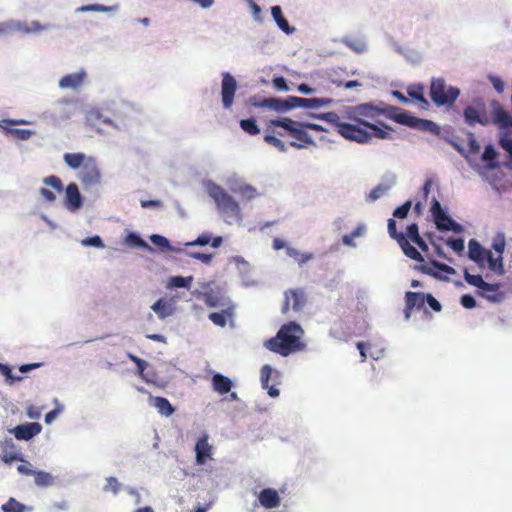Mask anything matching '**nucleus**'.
<instances>
[{"mask_svg": "<svg viewBox=\"0 0 512 512\" xmlns=\"http://www.w3.org/2000/svg\"><path fill=\"white\" fill-rule=\"evenodd\" d=\"M381 115L412 129L439 134V127L433 121L415 117L403 109L392 105L378 107L370 103L360 104L352 108L349 119L363 126V122L371 123L370 121H374L380 123L378 118Z\"/></svg>", "mask_w": 512, "mask_h": 512, "instance_id": "f257e3e1", "label": "nucleus"}, {"mask_svg": "<svg viewBox=\"0 0 512 512\" xmlns=\"http://www.w3.org/2000/svg\"><path fill=\"white\" fill-rule=\"evenodd\" d=\"M303 336V328L291 321L282 325L274 337L264 342V346L271 352L287 357L306 348Z\"/></svg>", "mask_w": 512, "mask_h": 512, "instance_id": "f03ea898", "label": "nucleus"}, {"mask_svg": "<svg viewBox=\"0 0 512 512\" xmlns=\"http://www.w3.org/2000/svg\"><path fill=\"white\" fill-rule=\"evenodd\" d=\"M253 106L260 108H269L277 112H284L293 108L313 109L326 106L332 103L329 98H301L289 96L286 100L278 98H265L260 102L251 99Z\"/></svg>", "mask_w": 512, "mask_h": 512, "instance_id": "7ed1b4c3", "label": "nucleus"}, {"mask_svg": "<svg viewBox=\"0 0 512 512\" xmlns=\"http://www.w3.org/2000/svg\"><path fill=\"white\" fill-rule=\"evenodd\" d=\"M312 117L324 120L336 127L337 132L346 140L357 143H367L371 140V134L359 124L342 122L335 112L311 114Z\"/></svg>", "mask_w": 512, "mask_h": 512, "instance_id": "20e7f679", "label": "nucleus"}, {"mask_svg": "<svg viewBox=\"0 0 512 512\" xmlns=\"http://www.w3.org/2000/svg\"><path fill=\"white\" fill-rule=\"evenodd\" d=\"M207 192L211 198L215 201L217 208L225 214L227 217L238 220L241 218V210L239 204L234 198L227 193V191L215 184L209 183L207 186Z\"/></svg>", "mask_w": 512, "mask_h": 512, "instance_id": "39448f33", "label": "nucleus"}, {"mask_svg": "<svg viewBox=\"0 0 512 512\" xmlns=\"http://www.w3.org/2000/svg\"><path fill=\"white\" fill-rule=\"evenodd\" d=\"M306 122L295 121L288 117L270 120L267 123L266 131L274 133V127H280L288 132V135L303 144H313L311 136L307 133Z\"/></svg>", "mask_w": 512, "mask_h": 512, "instance_id": "423d86ee", "label": "nucleus"}, {"mask_svg": "<svg viewBox=\"0 0 512 512\" xmlns=\"http://www.w3.org/2000/svg\"><path fill=\"white\" fill-rule=\"evenodd\" d=\"M460 91L456 87H448L444 79H433L430 86L431 100L437 105H452L458 98Z\"/></svg>", "mask_w": 512, "mask_h": 512, "instance_id": "0eeeda50", "label": "nucleus"}, {"mask_svg": "<svg viewBox=\"0 0 512 512\" xmlns=\"http://www.w3.org/2000/svg\"><path fill=\"white\" fill-rule=\"evenodd\" d=\"M468 248V256L471 260L479 264H482L486 260L491 270L499 274L504 272L502 257L494 258L492 252L485 250L475 239L469 241Z\"/></svg>", "mask_w": 512, "mask_h": 512, "instance_id": "6e6552de", "label": "nucleus"}, {"mask_svg": "<svg viewBox=\"0 0 512 512\" xmlns=\"http://www.w3.org/2000/svg\"><path fill=\"white\" fill-rule=\"evenodd\" d=\"M31 121L25 119L6 118L0 121V129L2 133L17 140H28L32 137L31 129L15 128L18 125H30Z\"/></svg>", "mask_w": 512, "mask_h": 512, "instance_id": "1a4fd4ad", "label": "nucleus"}, {"mask_svg": "<svg viewBox=\"0 0 512 512\" xmlns=\"http://www.w3.org/2000/svg\"><path fill=\"white\" fill-rule=\"evenodd\" d=\"M388 233L392 239L397 241L406 257L418 262L424 261L421 253L409 243L405 234L397 231L396 221L394 219L388 220Z\"/></svg>", "mask_w": 512, "mask_h": 512, "instance_id": "9d476101", "label": "nucleus"}, {"mask_svg": "<svg viewBox=\"0 0 512 512\" xmlns=\"http://www.w3.org/2000/svg\"><path fill=\"white\" fill-rule=\"evenodd\" d=\"M431 213L434 218V222L436 224V227L439 230L444 231H455L460 232L462 230V227L460 224L456 223L450 216L446 214V212L443 210L440 202L434 198L431 203Z\"/></svg>", "mask_w": 512, "mask_h": 512, "instance_id": "9b49d317", "label": "nucleus"}, {"mask_svg": "<svg viewBox=\"0 0 512 512\" xmlns=\"http://www.w3.org/2000/svg\"><path fill=\"white\" fill-rule=\"evenodd\" d=\"M101 174L96 160L88 157L79 173V179L85 188L93 187L100 182Z\"/></svg>", "mask_w": 512, "mask_h": 512, "instance_id": "f8f14e48", "label": "nucleus"}, {"mask_svg": "<svg viewBox=\"0 0 512 512\" xmlns=\"http://www.w3.org/2000/svg\"><path fill=\"white\" fill-rule=\"evenodd\" d=\"M238 85L237 81L229 72L222 73L221 99L225 109H231Z\"/></svg>", "mask_w": 512, "mask_h": 512, "instance_id": "ddd939ff", "label": "nucleus"}, {"mask_svg": "<svg viewBox=\"0 0 512 512\" xmlns=\"http://www.w3.org/2000/svg\"><path fill=\"white\" fill-rule=\"evenodd\" d=\"M284 303L282 305V313L286 314L290 310V303L292 302V309L300 311L306 304V294L303 289L296 288L287 290L285 293Z\"/></svg>", "mask_w": 512, "mask_h": 512, "instance_id": "4468645a", "label": "nucleus"}, {"mask_svg": "<svg viewBox=\"0 0 512 512\" xmlns=\"http://www.w3.org/2000/svg\"><path fill=\"white\" fill-rule=\"evenodd\" d=\"M465 122L473 126L477 123L485 125L488 123V118L483 104L467 106L463 112Z\"/></svg>", "mask_w": 512, "mask_h": 512, "instance_id": "2eb2a0df", "label": "nucleus"}, {"mask_svg": "<svg viewBox=\"0 0 512 512\" xmlns=\"http://www.w3.org/2000/svg\"><path fill=\"white\" fill-rule=\"evenodd\" d=\"M46 187L40 189V194L47 202H53L56 199V193L63 191V184L59 177L49 176L44 179Z\"/></svg>", "mask_w": 512, "mask_h": 512, "instance_id": "dca6fc26", "label": "nucleus"}, {"mask_svg": "<svg viewBox=\"0 0 512 512\" xmlns=\"http://www.w3.org/2000/svg\"><path fill=\"white\" fill-rule=\"evenodd\" d=\"M87 78L85 70H80L74 73L66 74L59 80V87L61 89L78 90L80 89Z\"/></svg>", "mask_w": 512, "mask_h": 512, "instance_id": "f3484780", "label": "nucleus"}, {"mask_svg": "<svg viewBox=\"0 0 512 512\" xmlns=\"http://www.w3.org/2000/svg\"><path fill=\"white\" fill-rule=\"evenodd\" d=\"M258 501L265 509L277 508L281 504V498L277 490L273 488H265L258 494Z\"/></svg>", "mask_w": 512, "mask_h": 512, "instance_id": "a211bd4d", "label": "nucleus"}, {"mask_svg": "<svg viewBox=\"0 0 512 512\" xmlns=\"http://www.w3.org/2000/svg\"><path fill=\"white\" fill-rule=\"evenodd\" d=\"M196 463L198 465L206 464L207 460L212 458V446L208 442V436H201L195 445Z\"/></svg>", "mask_w": 512, "mask_h": 512, "instance_id": "6ab92c4d", "label": "nucleus"}, {"mask_svg": "<svg viewBox=\"0 0 512 512\" xmlns=\"http://www.w3.org/2000/svg\"><path fill=\"white\" fill-rule=\"evenodd\" d=\"M405 318L409 319L413 309H421L425 304V294L422 292L408 291L405 294Z\"/></svg>", "mask_w": 512, "mask_h": 512, "instance_id": "aec40b11", "label": "nucleus"}, {"mask_svg": "<svg viewBox=\"0 0 512 512\" xmlns=\"http://www.w3.org/2000/svg\"><path fill=\"white\" fill-rule=\"evenodd\" d=\"M65 205L71 211H75L82 206V198L78 186L75 183H70L66 187Z\"/></svg>", "mask_w": 512, "mask_h": 512, "instance_id": "412c9836", "label": "nucleus"}, {"mask_svg": "<svg viewBox=\"0 0 512 512\" xmlns=\"http://www.w3.org/2000/svg\"><path fill=\"white\" fill-rule=\"evenodd\" d=\"M494 122L501 128H507L510 126L511 117L509 113L503 108V106L498 103H493L492 109Z\"/></svg>", "mask_w": 512, "mask_h": 512, "instance_id": "4be33fe9", "label": "nucleus"}, {"mask_svg": "<svg viewBox=\"0 0 512 512\" xmlns=\"http://www.w3.org/2000/svg\"><path fill=\"white\" fill-rule=\"evenodd\" d=\"M8 433L13 434L17 440L30 441L32 440V422H25L13 428H8Z\"/></svg>", "mask_w": 512, "mask_h": 512, "instance_id": "5701e85b", "label": "nucleus"}, {"mask_svg": "<svg viewBox=\"0 0 512 512\" xmlns=\"http://www.w3.org/2000/svg\"><path fill=\"white\" fill-rule=\"evenodd\" d=\"M232 386H233V383L228 377H226L220 373H216L213 375L212 387L219 394L228 393L231 390Z\"/></svg>", "mask_w": 512, "mask_h": 512, "instance_id": "b1692460", "label": "nucleus"}, {"mask_svg": "<svg viewBox=\"0 0 512 512\" xmlns=\"http://www.w3.org/2000/svg\"><path fill=\"white\" fill-rule=\"evenodd\" d=\"M379 124L381 125V127L376 125L375 123L363 122V127L369 128L372 131V133H370L371 137L374 136L379 139H390L392 128L382 122H380Z\"/></svg>", "mask_w": 512, "mask_h": 512, "instance_id": "393cba45", "label": "nucleus"}, {"mask_svg": "<svg viewBox=\"0 0 512 512\" xmlns=\"http://www.w3.org/2000/svg\"><path fill=\"white\" fill-rule=\"evenodd\" d=\"M273 370L270 365H264L261 368L260 375H261V384L264 389H268V394L271 397H277L279 395V389H277L275 386L269 385V380L271 377Z\"/></svg>", "mask_w": 512, "mask_h": 512, "instance_id": "a878e982", "label": "nucleus"}, {"mask_svg": "<svg viewBox=\"0 0 512 512\" xmlns=\"http://www.w3.org/2000/svg\"><path fill=\"white\" fill-rule=\"evenodd\" d=\"M151 309L157 314V316L160 319H164L168 316H171L174 313L173 305L170 302H168L162 298L157 300L151 306Z\"/></svg>", "mask_w": 512, "mask_h": 512, "instance_id": "bb28decb", "label": "nucleus"}, {"mask_svg": "<svg viewBox=\"0 0 512 512\" xmlns=\"http://www.w3.org/2000/svg\"><path fill=\"white\" fill-rule=\"evenodd\" d=\"M152 401V405L157 409V411L166 417L172 415L175 411L174 407L171 405V403L168 401V399L157 396V397H150Z\"/></svg>", "mask_w": 512, "mask_h": 512, "instance_id": "cd10ccee", "label": "nucleus"}, {"mask_svg": "<svg viewBox=\"0 0 512 512\" xmlns=\"http://www.w3.org/2000/svg\"><path fill=\"white\" fill-rule=\"evenodd\" d=\"M271 13L278 27L283 32H285L286 34H291L295 30V28L291 27L286 18L283 16L282 9L280 6H273L271 8Z\"/></svg>", "mask_w": 512, "mask_h": 512, "instance_id": "c85d7f7f", "label": "nucleus"}, {"mask_svg": "<svg viewBox=\"0 0 512 512\" xmlns=\"http://www.w3.org/2000/svg\"><path fill=\"white\" fill-rule=\"evenodd\" d=\"M0 375L4 377V381L8 385H14L24 379V377L13 373V366L9 363L0 362Z\"/></svg>", "mask_w": 512, "mask_h": 512, "instance_id": "c756f323", "label": "nucleus"}, {"mask_svg": "<svg viewBox=\"0 0 512 512\" xmlns=\"http://www.w3.org/2000/svg\"><path fill=\"white\" fill-rule=\"evenodd\" d=\"M2 512H31L32 506L20 503L15 498L10 497L6 503L1 506Z\"/></svg>", "mask_w": 512, "mask_h": 512, "instance_id": "7c9ffc66", "label": "nucleus"}, {"mask_svg": "<svg viewBox=\"0 0 512 512\" xmlns=\"http://www.w3.org/2000/svg\"><path fill=\"white\" fill-rule=\"evenodd\" d=\"M88 159L84 153H66L64 155L65 163L72 169L82 168Z\"/></svg>", "mask_w": 512, "mask_h": 512, "instance_id": "2f4dec72", "label": "nucleus"}, {"mask_svg": "<svg viewBox=\"0 0 512 512\" xmlns=\"http://www.w3.org/2000/svg\"><path fill=\"white\" fill-rule=\"evenodd\" d=\"M56 477L49 472L34 470V483L39 487H50L55 484Z\"/></svg>", "mask_w": 512, "mask_h": 512, "instance_id": "473e14b6", "label": "nucleus"}, {"mask_svg": "<svg viewBox=\"0 0 512 512\" xmlns=\"http://www.w3.org/2000/svg\"><path fill=\"white\" fill-rule=\"evenodd\" d=\"M286 253L289 257L293 258L300 266L308 261L314 259V254L311 252H300L293 247H286Z\"/></svg>", "mask_w": 512, "mask_h": 512, "instance_id": "72a5a7b5", "label": "nucleus"}, {"mask_svg": "<svg viewBox=\"0 0 512 512\" xmlns=\"http://www.w3.org/2000/svg\"><path fill=\"white\" fill-rule=\"evenodd\" d=\"M232 310H223L221 312H213L209 314V319L219 327H225L227 319L232 317Z\"/></svg>", "mask_w": 512, "mask_h": 512, "instance_id": "f704fd0d", "label": "nucleus"}, {"mask_svg": "<svg viewBox=\"0 0 512 512\" xmlns=\"http://www.w3.org/2000/svg\"><path fill=\"white\" fill-rule=\"evenodd\" d=\"M407 93L409 97L419 101L422 105H428V101L424 96V87L422 85H413L409 87Z\"/></svg>", "mask_w": 512, "mask_h": 512, "instance_id": "c9c22d12", "label": "nucleus"}, {"mask_svg": "<svg viewBox=\"0 0 512 512\" xmlns=\"http://www.w3.org/2000/svg\"><path fill=\"white\" fill-rule=\"evenodd\" d=\"M192 276L182 277V276H172L168 281L169 288H189L192 283Z\"/></svg>", "mask_w": 512, "mask_h": 512, "instance_id": "e433bc0d", "label": "nucleus"}, {"mask_svg": "<svg viewBox=\"0 0 512 512\" xmlns=\"http://www.w3.org/2000/svg\"><path fill=\"white\" fill-rule=\"evenodd\" d=\"M240 127L249 135H257L260 133V129L254 118L242 119L240 121Z\"/></svg>", "mask_w": 512, "mask_h": 512, "instance_id": "4c0bfd02", "label": "nucleus"}, {"mask_svg": "<svg viewBox=\"0 0 512 512\" xmlns=\"http://www.w3.org/2000/svg\"><path fill=\"white\" fill-rule=\"evenodd\" d=\"M264 141L267 144L276 147L280 152H286V150H287V147H286L285 143L282 140L277 138L274 135V133L267 132L266 130H265Z\"/></svg>", "mask_w": 512, "mask_h": 512, "instance_id": "58836bf2", "label": "nucleus"}, {"mask_svg": "<svg viewBox=\"0 0 512 512\" xmlns=\"http://www.w3.org/2000/svg\"><path fill=\"white\" fill-rule=\"evenodd\" d=\"M7 31H17L23 34H29L32 32V28H30L26 22L12 20L7 22Z\"/></svg>", "mask_w": 512, "mask_h": 512, "instance_id": "ea45409f", "label": "nucleus"}, {"mask_svg": "<svg viewBox=\"0 0 512 512\" xmlns=\"http://www.w3.org/2000/svg\"><path fill=\"white\" fill-rule=\"evenodd\" d=\"M237 192L243 199H245L247 201H250L258 196L257 190L253 186L248 185V184L241 185L237 189Z\"/></svg>", "mask_w": 512, "mask_h": 512, "instance_id": "a19ab883", "label": "nucleus"}, {"mask_svg": "<svg viewBox=\"0 0 512 512\" xmlns=\"http://www.w3.org/2000/svg\"><path fill=\"white\" fill-rule=\"evenodd\" d=\"M2 461L8 465L14 461L25 462V460L23 458V454L19 451H15V450L3 453Z\"/></svg>", "mask_w": 512, "mask_h": 512, "instance_id": "79ce46f5", "label": "nucleus"}, {"mask_svg": "<svg viewBox=\"0 0 512 512\" xmlns=\"http://www.w3.org/2000/svg\"><path fill=\"white\" fill-rule=\"evenodd\" d=\"M150 240L154 245L158 246L162 250H170L171 249L169 240L162 235L153 234L150 236Z\"/></svg>", "mask_w": 512, "mask_h": 512, "instance_id": "37998d69", "label": "nucleus"}, {"mask_svg": "<svg viewBox=\"0 0 512 512\" xmlns=\"http://www.w3.org/2000/svg\"><path fill=\"white\" fill-rule=\"evenodd\" d=\"M114 10V7L112 6H104V5H101V4H90V5H84V6H81L78 11H81V12H91V11H95V12H108V11H112Z\"/></svg>", "mask_w": 512, "mask_h": 512, "instance_id": "c03bdc74", "label": "nucleus"}, {"mask_svg": "<svg viewBox=\"0 0 512 512\" xmlns=\"http://www.w3.org/2000/svg\"><path fill=\"white\" fill-rule=\"evenodd\" d=\"M464 279L465 281L472 286H475L480 289L481 285L483 284L484 280L481 275H473L468 272V270L464 271Z\"/></svg>", "mask_w": 512, "mask_h": 512, "instance_id": "a18cd8bd", "label": "nucleus"}, {"mask_svg": "<svg viewBox=\"0 0 512 512\" xmlns=\"http://www.w3.org/2000/svg\"><path fill=\"white\" fill-rule=\"evenodd\" d=\"M407 240H411L413 243H415L417 240L421 238L419 234V228L416 223H412L407 226L406 228V234H405Z\"/></svg>", "mask_w": 512, "mask_h": 512, "instance_id": "49530a36", "label": "nucleus"}, {"mask_svg": "<svg viewBox=\"0 0 512 512\" xmlns=\"http://www.w3.org/2000/svg\"><path fill=\"white\" fill-rule=\"evenodd\" d=\"M412 206L411 201H406L404 204L396 208L393 212V216L396 218H406Z\"/></svg>", "mask_w": 512, "mask_h": 512, "instance_id": "de8ad7c7", "label": "nucleus"}, {"mask_svg": "<svg viewBox=\"0 0 512 512\" xmlns=\"http://www.w3.org/2000/svg\"><path fill=\"white\" fill-rule=\"evenodd\" d=\"M127 243L132 246L141 247V248L149 247L148 244L143 239H141L137 234H134V233H130L128 235Z\"/></svg>", "mask_w": 512, "mask_h": 512, "instance_id": "09e8293b", "label": "nucleus"}, {"mask_svg": "<svg viewBox=\"0 0 512 512\" xmlns=\"http://www.w3.org/2000/svg\"><path fill=\"white\" fill-rule=\"evenodd\" d=\"M447 245L455 252H462L464 250V240L461 238H451L447 241Z\"/></svg>", "mask_w": 512, "mask_h": 512, "instance_id": "8fccbe9b", "label": "nucleus"}, {"mask_svg": "<svg viewBox=\"0 0 512 512\" xmlns=\"http://www.w3.org/2000/svg\"><path fill=\"white\" fill-rule=\"evenodd\" d=\"M105 491H112L113 493H118L120 490V484L115 477H108L106 479V485L104 487Z\"/></svg>", "mask_w": 512, "mask_h": 512, "instance_id": "3c124183", "label": "nucleus"}, {"mask_svg": "<svg viewBox=\"0 0 512 512\" xmlns=\"http://www.w3.org/2000/svg\"><path fill=\"white\" fill-rule=\"evenodd\" d=\"M497 152L492 145H488L485 147L484 152L482 154V159L485 162H492L496 159Z\"/></svg>", "mask_w": 512, "mask_h": 512, "instance_id": "603ef678", "label": "nucleus"}, {"mask_svg": "<svg viewBox=\"0 0 512 512\" xmlns=\"http://www.w3.org/2000/svg\"><path fill=\"white\" fill-rule=\"evenodd\" d=\"M82 243L86 246H93V247H97V248H103L104 247V243L102 241V239L99 237V236H92V237H87L85 238Z\"/></svg>", "mask_w": 512, "mask_h": 512, "instance_id": "864d4df0", "label": "nucleus"}, {"mask_svg": "<svg viewBox=\"0 0 512 512\" xmlns=\"http://www.w3.org/2000/svg\"><path fill=\"white\" fill-rule=\"evenodd\" d=\"M211 242V235L208 233H204L199 235L194 241L187 243V245H198V246H205Z\"/></svg>", "mask_w": 512, "mask_h": 512, "instance_id": "5fc2aeb1", "label": "nucleus"}, {"mask_svg": "<svg viewBox=\"0 0 512 512\" xmlns=\"http://www.w3.org/2000/svg\"><path fill=\"white\" fill-rule=\"evenodd\" d=\"M425 302H427L429 307L435 312H440L442 309L440 302L431 294H425Z\"/></svg>", "mask_w": 512, "mask_h": 512, "instance_id": "6e6d98bb", "label": "nucleus"}, {"mask_svg": "<svg viewBox=\"0 0 512 512\" xmlns=\"http://www.w3.org/2000/svg\"><path fill=\"white\" fill-rule=\"evenodd\" d=\"M330 78H331V81L333 83H335L337 86H344L345 89H352V88L361 86V83L357 80L342 82V81H339V80L333 78L332 76H330Z\"/></svg>", "mask_w": 512, "mask_h": 512, "instance_id": "4d7b16f0", "label": "nucleus"}, {"mask_svg": "<svg viewBox=\"0 0 512 512\" xmlns=\"http://www.w3.org/2000/svg\"><path fill=\"white\" fill-rule=\"evenodd\" d=\"M460 302H461L462 306L467 309H472V308L476 307V300L474 299L473 296H471L469 294L462 295Z\"/></svg>", "mask_w": 512, "mask_h": 512, "instance_id": "13d9d810", "label": "nucleus"}, {"mask_svg": "<svg viewBox=\"0 0 512 512\" xmlns=\"http://www.w3.org/2000/svg\"><path fill=\"white\" fill-rule=\"evenodd\" d=\"M15 449V444L12 438L6 437L4 440L0 441V450L5 453L8 451H13Z\"/></svg>", "mask_w": 512, "mask_h": 512, "instance_id": "bf43d9fd", "label": "nucleus"}, {"mask_svg": "<svg viewBox=\"0 0 512 512\" xmlns=\"http://www.w3.org/2000/svg\"><path fill=\"white\" fill-rule=\"evenodd\" d=\"M191 258L199 260L203 263L209 264L212 261V255L200 252H192L189 254Z\"/></svg>", "mask_w": 512, "mask_h": 512, "instance_id": "052dcab7", "label": "nucleus"}, {"mask_svg": "<svg viewBox=\"0 0 512 512\" xmlns=\"http://www.w3.org/2000/svg\"><path fill=\"white\" fill-rule=\"evenodd\" d=\"M492 248L499 254L498 257H502V253L505 249V239L504 237L497 238L492 243Z\"/></svg>", "mask_w": 512, "mask_h": 512, "instance_id": "680f3d73", "label": "nucleus"}, {"mask_svg": "<svg viewBox=\"0 0 512 512\" xmlns=\"http://www.w3.org/2000/svg\"><path fill=\"white\" fill-rule=\"evenodd\" d=\"M273 86L280 91H288V85L284 77L279 76L273 79Z\"/></svg>", "mask_w": 512, "mask_h": 512, "instance_id": "e2e57ef3", "label": "nucleus"}, {"mask_svg": "<svg viewBox=\"0 0 512 512\" xmlns=\"http://www.w3.org/2000/svg\"><path fill=\"white\" fill-rule=\"evenodd\" d=\"M140 204L142 208H160L163 205L160 200H141Z\"/></svg>", "mask_w": 512, "mask_h": 512, "instance_id": "0e129e2a", "label": "nucleus"}, {"mask_svg": "<svg viewBox=\"0 0 512 512\" xmlns=\"http://www.w3.org/2000/svg\"><path fill=\"white\" fill-rule=\"evenodd\" d=\"M384 192H385V188H383L382 186H377L376 188L371 190L368 198H369V200L374 201V200L380 198Z\"/></svg>", "mask_w": 512, "mask_h": 512, "instance_id": "69168bd1", "label": "nucleus"}, {"mask_svg": "<svg viewBox=\"0 0 512 512\" xmlns=\"http://www.w3.org/2000/svg\"><path fill=\"white\" fill-rule=\"evenodd\" d=\"M204 301L209 307H217L219 305V299L212 294H205Z\"/></svg>", "mask_w": 512, "mask_h": 512, "instance_id": "338daca9", "label": "nucleus"}, {"mask_svg": "<svg viewBox=\"0 0 512 512\" xmlns=\"http://www.w3.org/2000/svg\"><path fill=\"white\" fill-rule=\"evenodd\" d=\"M500 145L512 157V139L502 138Z\"/></svg>", "mask_w": 512, "mask_h": 512, "instance_id": "774afa93", "label": "nucleus"}]
</instances>
